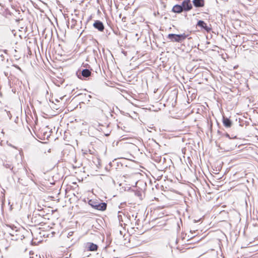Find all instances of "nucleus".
Here are the masks:
<instances>
[{
    "label": "nucleus",
    "mask_w": 258,
    "mask_h": 258,
    "mask_svg": "<svg viewBox=\"0 0 258 258\" xmlns=\"http://www.w3.org/2000/svg\"><path fill=\"white\" fill-rule=\"evenodd\" d=\"M187 36L188 35L185 33L182 34H169L168 35L167 38L172 42H181L184 40Z\"/></svg>",
    "instance_id": "f257e3e1"
},
{
    "label": "nucleus",
    "mask_w": 258,
    "mask_h": 258,
    "mask_svg": "<svg viewBox=\"0 0 258 258\" xmlns=\"http://www.w3.org/2000/svg\"><path fill=\"white\" fill-rule=\"evenodd\" d=\"M82 152L85 158L90 159L92 155H95V150L94 149H83L82 150Z\"/></svg>",
    "instance_id": "f03ea898"
},
{
    "label": "nucleus",
    "mask_w": 258,
    "mask_h": 258,
    "mask_svg": "<svg viewBox=\"0 0 258 258\" xmlns=\"http://www.w3.org/2000/svg\"><path fill=\"white\" fill-rule=\"evenodd\" d=\"M181 6L182 7L183 10L185 11H188L192 8L190 0H185L183 1Z\"/></svg>",
    "instance_id": "7ed1b4c3"
},
{
    "label": "nucleus",
    "mask_w": 258,
    "mask_h": 258,
    "mask_svg": "<svg viewBox=\"0 0 258 258\" xmlns=\"http://www.w3.org/2000/svg\"><path fill=\"white\" fill-rule=\"evenodd\" d=\"M93 26L100 31H103L104 29V26L103 23L99 20L95 21L93 24Z\"/></svg>",
    "instance_id": "20e7f679"
},
{
    "label": "nucleus",
    "mask_w": 258,
    "mask_h": 258,
    "mask_svg": "<svg viewBox=\"0 0 258 258\" xmlns=\"http://www.w3.org/2000/svg\"><path fill=\"white\" fill-rule=\"evenodd\" d=\"M197 25L199 27H201L203 28L207 32H209L211 29L210 27H209L207 25L206 23H205L203 21H202V20H200L198 21Z\"/></svg>",
    "instance_id": "39448f33"
},
{
    "label": "nucleus",
    "mask_w": 258,
    "mask_h": 258,
    "mask_svg": "<svg viewBox=\"0 0 258 258\" xmlns=\"http://www.w3.org/2000/svg\"><path fill=\"white\" fill-rule=\"evenodd\" d=\"M192 3L196 7H203L204 6V0H193Z\"/></svg>",
    "instance_id": "423d86ee"
},
{
    "label": "nucleus",
    "mask_w": 258,
    "mask_h": 258,
    "mask_svg": "<svg viewBox=\"0 0 258 258\" xmlns=\"http://www.w3.org/2000/svg\"><path fill=\"white\" fill-rule=\"evenodd\" d=\"M183 11L182 7L181 5H176L172 8V11L174 13H180Z\"/></svg>",
    "instance_id": "0eeeda50"
},
{
    "label": "nucleus",
    "mask_w": 258,
    "mask_h": 258,
    "mask_svg": "<svg viewBox=\"0 0 258 258\" xmlns=\"http://www.w3.org/2000/svg\"><path fill=\"white\" fill-rule=\"evenodd\" d=\"M223 123L224 125L226 127H230L232 125L231 120L229 118L225 117L223 118Z\"/></svg>",
    "instance_id": "6e6552de"
},
{
    "label": "nucleus",
    "mask_w": 258,
    "mask_h": 258,
    "mask_svg": "<svg viewBox=\"0 0 258 258\" xmlns=\"http://www.w3.org/2000/svg\"><path fill=\"white\" fill-rule=\"evenodd\" d=\"M106 204L105 203H98L97 207V210L104 211L106 209Z\"/></svg>",
    "instance_id": "1a4fd4ad"
},
{
    "label": "nucleus",
    "mask_w": 258,
    "mask_h": 258,
    "mask_svg": "<svg viewBox=\"0 0 258 258\" xmlns=\"http://www.w3.org/2000/svg\"><path fill=\"white\" fill-rule=\"evenodd\" d=\"M82 75L83 77H88L90 76L91 72L88 69H84L82 71Z\"/></svg>",
    "instance_id": "9d476101"
},
{
    "label": "nucleus",
    "mask_w": 258,
    "mask_h": 258,
    "mask_svg": "<svg viewBox=\"0 0 258 258\" xmlns=\"http://www.w3.org/2000/svg\"><path fill=\"white\" fill-rule=\"evenodd\" d=\"M89 248L90 251H96L97 249L98 246L95 244L91 243Z\"/></svg>",
    "instance_id": "9b49d317"
},
{
    "label": "nucleus",
    "mask_w": 258,
    "mask_h": 258,
    "mask_svg": "<svg viewBox=\"0 0 258 258\" xmlns=\"http://www.w3.org/2000/svg\"><path fill=\"white\" fill-rule=\"evenodd\" d=\"M98 203H99L92 200H90L89 202V205L96 209H97Z\"/></svg>",
    "instance_id": "f8f14e48"
},
{
    "label": "nucleus",
    "mask_w": 258,
    "mask_h": 258,
    "mask_svg": "<svg viewBox=\"0 0 258 258\" xmlns=\"http://www.w3.org/2000/svg\"><path fill=\"white\" fill-rule=\"evenodd\" d=\"M4 166L6 168H9L11 170H12L13 167L12 166V164L10 162H4Z\"/></svg>",
    "instance_id": "ddd939ff"
},
{
    "label": "nucleus",
    "mask_w": 258,
    "mask_h": 258,
    "mask_svg": "<svg viewBox=\"0 0 258 258\" xmlns=\"http://www.w3.org/2000/svg\"><path fill=\"white\" fill-rule=\"evenodd\" d=\"M13 66L14 67H15L16 68H17V69L19 70L20 71H21V72L22 71L21 69L18 66H17L16 64H14V65H13Z\"/></svg>",
    "instance_id": "4468645a"
},
{
    "label": "nucleus",
    "mask_w": 258,
    "mask_h": 258,
    "mask_svg": "<svg viewBox=\"0 0 258 258\" xmlns=\"http://www.w3.org/2000/svg\"><path fill=\"white\" fill-rule=\"evenodd\" d=\"M73 232H70L68 233V237H70V236H72L73 235Z\"/></svg>",
    "instance_id": "2eb2a0df"
}]
</instances>
